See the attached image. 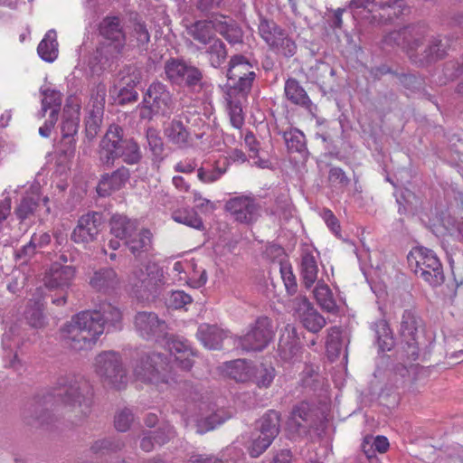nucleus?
Here are the masks:
<instances>
[{"label": "nucleus", "instance_id": "4c0bfd02", "mask_svg": "<svg viewBox=\"0 0 463 463\" xmlns=\"http://www.w3.org/2000/svg\"><path fill=\"white\" fill-rule=\"evenodd\" d=\"M42 109L39 117L43 118L48 109H52L50 118H57L58 109L61 104L62 95L60 91L52 89L42 90Z\"/></svg>", "mask_w": 463, "mask_h": 463}, {"label": "nucleus", "instance_id": "9d476101", "mask_svg": "<svg viewBox=\"0 0 463 463\" xmlns=\"http://www.w3.org/2000/svg\"><path fill=\"white\" fill-rule=\"evenodd\" d=\"M427 26L424 24H413L392 32L385 42L402 47L412 58L413 52L421 45L427 33Z\"/></svg>", "mask_w": 463, "mask_h": 463}, {"label": "nucleus", "instance_id": "393cba45", "mask_svg": "<svg viewBox=\"0 0 463 463\" xmlns=\"http://www.w3.org/2000/svg\"><path fill=\"white\" fill-rule=\"evenodd\" d=\"M104 99H105V89L102 88L98 90V94L95 98H91L92 109H89V115L86 119L85 133L86 137L91 141L99 133L104 111Z\"/></svg>", "mask_w": 463, "mask_h": 463}, {"label": "nucleus", "instance_id": "c756f323", "mask_svg": "<svg viewBox=\"0 0 463 463\" xmlns=\"http://www.w3.org/2000/svg\"><path fill=\"white\" fill-rule=\"evenodd\" d=\"M99 33L103 40L111 41L115 43L126 44V37L117 16L106 17L100 23Z\"/></svg>", "mask_w": 463, "mask_h": 463}, {"label": "nucleus", "instance_id": "0eeeda50", "mask_svg": "<svg viewBox=\"0 0 463 463\" xmlns=\"http://www.w3.org/2000/svg\"><path fill=\"white\" fill-rule=\"evenodd\" d=\"M94 367L96 373L105 384L118 390L126 386L128 377L118 354L115 352L99 354L95 359Z\"/></svg>", "mask_w": 463, "mask_h": 463}, {"label": "nucleus", "instance_id": "aec40b11", "mask_svg": "<svg viewBox=\"0 0 463 463\" xmlns=\"http://www.w3.org/2000/svg\"><path fill=\"white\" fill-rule=\"evenodd\" d=\"M101 224V215L98 213H89L81 216L71 233V240L76 243L93 241Z\"/></svg>", "mask_w": 463, "mask_h": 463}, {"label": "nucleus", "instance_id": "a211bd4d", "mask_svg": "<svg viewBox=\"0 0 463 463\" xmlns=\"http://www.w3.org/2000/svg\"><path fill=\"white\" fill-rule=\"evenodd\" d=\"M172 275L180 283L189 284L194 288L203 287L207 281L205 269L196 270L192 260H182L174 263Z\"/></svg>", "mask_w": 463, "mask_h": 463}, {"label": "nucleus", "instance_id": "c85d7f7f", "mask_svg": "<svg viewBox=\"0 0 463 463\" xmlns=\"http://www.w3.org/2000/svg\"><path fill=\"white\" fill-rule=\"evenodd\" d=\"M118 281V275L113 269L102 268L93 273L90 279V285L95 290L106 293L114 289Z\"/></svg>", "mask_w": 463, "mask_h": 463}, {"label": "nucleus", "instance_id": "f8f14e48", "mask_svg": "<svg viewBox=\"0 0 463 463\" xmlns=\"http://www.w3.org/2000/svg\"><path fill=\"white\" fill-rule=\"evenodd\" d=\"M293 315L305 328L312 333L319 332L326 326V319L305 296H298L290 302Z\"/></svg>", "mask_w": 463, "mask_h": 463}, {"label": "nucleus", "instance_id": "052dcab7", "mask_svg": "<svg viewBox=\"0 0 463 463\" xmlns=\"http://www.w3.org/2000/svg\"><path fill=\"white\" fill-rule=\"evenodd\" d=\"M279 270L287 292L289 295H294L297 292L298 284L291 266L287 263L281 264Z\"/></svg>", "mask_w": 463, "mask_h": 463}, {"label": "nucleus", "instance_id": "e2e57ef3", "mask_svg": "<svg viewBox=\"0 0 463 463\" xmlns=\"http://www.w3.org/2000/svg\"><path fill=\"white\" fill-rule=\"evenodd\" d=\"M134 420V416L129 409L118 411L114 420L115 428L121 432L127 431Z\"/></svg>", "mask_w": 463, "mask_h": 463}, {"label": "nucleus", "instance_id": "58836bf2", "mask_svg": "<svg viewBox=\"0 0 463 463\" xmlns=\"http://www.w3.org/2000/svg\"><path fill=\"white\" fill-rule=\"evenodd\" d=\"M168 140L180 147L189 143L190 134L180 120H172L165 129Z\"/></svg>", "mask_w": 463, "mask_h": 463}, {"label": "nucleus", "instance_id": "4d7b16f0", "mask_svg": "<svg viewBox=\"0 0 463 463\" xmlns=\"http://www.w3.org/2000/svg\"><path fill=\"white\" fill-rule=\"evenodd\" d=\"M38 206V197L25 196L15 209V213L20 220H24L33 215Z\"/></svg>", "mask_w": 463, "mask_h": 463}, {"label": "nucleus", "instance_id": "6ab92c4d", "mask_svg": "<svg viewBox=\"0 0 463 463\" xmlns=\"http://www.w3.org/2000/svg\"><path fill=\"white\" fill-rule=\"evenodd\" d=\"M75 269L72 266L53 263L45 272L43 282L50 289L67 290L74 278Z\"/></svg>", "mask_w": 463, "mask_h": 463}, {"label": "nucleus", "instance_id": "2f4dec72", "mask_svg": "<svg viewBox=\"0 0 463 463\" xmlns=\"http://www.w3.org/2000/svg\"><path fill=\"white\" fill-rule=\"evenodd\" d=\"M197 337L208 349H219L226 334L216 326L201 325L197 331Z\"/></svg>", "mask_w": 463, "mask_h": 463}, {"label": "nucleus", "instance_id": "0e129e2a", "mask_svg": "<svg viewBox=\"0 0 463 463\" xmlns=\"http://www.w3.org/2000/svg\"><path fill=\"white\" fill-rule=\"evenodd\" d=\"M20 339L18 337V326L12 325L3 335L2 345L5 350H10L12 353L13 348L19 345Z\"/></svg>", "mask_w": 463, "mask_h": 463}, {"label": "nucleus", "instance_id": "dca6fc26", "mask_svg": "<svg viewBox=\"0 0 463 463\" xmlns=\"http://www.w3.org/2000/svg\"><path fill=\"white\" fill-rule=\"evenodd\" d=\"M225 208L235 221L241 223H251L260 215V206L250 195H239L229 199Z\"/></svg>", "mask_w": 463, "mask_h": 463}, {"label": "nucleus", "instance_id": "3c124183", "mask_svg": "<svg viewBox=\"0 0 463 463\" xmlns=\"http://www.w3.org/2000/svg\"><path fill=\"white\" fill-rule=\"evenodd\" d=\"M43 307L42 299L39 298L30 305L24 312L25 318L32 327L42 328L45 326Z\"/></svg>", "mask_w": 463, "mask_h": 463}, {"label": "nucleus", "instance_id": "f704fd0d", "mask_svg": "<svg viewBox=\"0 0 463 463\" xmlns=\"http://www.w3.org/2000/svg\"><path fill=\"white\" fill-rule=\"evenodd\" d=\"M175 436V430L172 427L166 426L156 430L155 431H149L141 439V449L144 451L149 452L154 449L155 444L161 446L167 440Z\"/></svg>", "mask_w": 463, "mask_h": 463}, {"label": "nucleus", "instance_id": "49530a36", "mask_svg": "<svg viewBox=\"0 0 463 463\" xmlns=\"http://www.w3.org/2000/svg\"><path fill=\"white\" fill-rule=\"evenodd\" d=\"M208 48L205 51L210 64L214 67H220L227 57V51L225 44L218 38L208 43Z\"/></svg>", "mask_w": 463, "mask_h": 463}, {"label": "nucleus", "instance_id": "bb28decb", "mask_svg": "<svg viewBox=\"0 0 463 463\" xmlns=\"http://www.w3.org/2000/svg\"><path fill=\"white\" fill-rule=\"evenodd\" d=\"M128 179L129 171L126 167H120L110 175H103L98 184L97 193L102 197L109 196L121 189Z\"/></svg>", "mask_w": 463, "mask_h": 463}, {"label": "nucleus", "instance_id": "79ce46f5", "mask_svg": "<svg viewBox=\"0 0 463 463\" xmlns=\"http://www.w3.org/2000/svg\"><path fill=\"white\" fill-rule=\"evenodd\" d=\"M314 297L317 304L328 312L336 310V303L329 287L324 282H318L314 288Z\"/></svg>", "mask_w": 463, "mask_h": 463}, {"label": "nucleus", "instance_id": "a18cd8bd", "mask_svg": "<svg viewBox=\"0 0 463 463\" xmlns=\"http://www.w3.org/2000/svg\"><path fill=\"white\" fill-rule=\"evenodd\" d=\"M380 18L383 22L392 21L399 17L407 9L404 0L388 1L379 5Z\"/></svg>", "mask_w": 463, "mask_h": 463}, {"label": "nucleus", "instance_id": "a19ab883", "mask_svg": "<svg viewBox=\"0 0 463 463\" xmlns=\"http://www.w3.org/2000/svg\"><path fill=\"white\" fill-rule=\"evenodd\" d=\"M276 376L273 366L260 364L252 367L251 381L260 388H268L271 385Z\"/></svg>", "mask_w": 463, "mask_h": 463}, {"label": "nucleus", "instance_id": "20e7f679", "mask_svg": "<svg viewBox=\"0 0 463 463\" xmlns=\"http://www.w3.org/2000/svg\"><path fill=\"white\" fill-rule=\"evenodd\" d=\"M111 233L125 241L132 254L138 256L151 249L152 234L146 229L137 230L136 221L115 215L110 222Z\"/></svg>", "mask_w": 463, "mask_h": 463}, {"label": "nucleus", "instance_id": "cd10ccee", "mask_svg": "<svg viewBox=\"0 0 463 463\" xmlns=\"http://www.w3.org/2000/svg\"><path fill=\"white\" fill-rule=\"evenodd\" d=\"M219 20L216 18L213 21H196L186 27L187 33L195 41L202 44L208 45L215 38L214 28Z\"/></svg>", "mask_w": 463, "mask_h": 463}, {"label": "nucleus", "instance_id": "4468645a", "mask_svg": "<svg viewBox=\"0 0 463 463\" xmlns=\"http://www.w3.org/2000/svg\"><path fill=\"white\" fill-rule=\"evenodd\" d=\"M80 99L77 96H70L63 109L61 131L62 141L69 145L71 150L75 146V136L80 125Z\"/></svg>", "mask_w": 463, "mask_h": 463}, {"label": "nucleus", "instance_id": "412c9836", "mask_svg": "<svg viewBox=\"0 0 463 463\" xmlns=\"http://www.w3.org/2000/svg\"><path fill=\"white\" fill-rule=\"evenodd\" d=\"M124 46L125 45L115 43L111 41H101L89 59L88 65L90 71L92 73H99L105 64L121 52Z\"/></svg>", "mask_w": 463, "mask_h": 463}, {"label": "nucleus", "instance_id": "338daca9", "mask_svg": "<svg viewBox=\"0 0 463 463\" xmlns=\"http://www.w3.org/2000/svg\"><path fill=\"white\" fill-rule=\"evenodd\" d=\"M146 139L152 153L155 156H160L163 152V141L157 130L148 128L146 131Z\"/></svg>", "mask_w": 463, "mask_h": 463}, {"label": "nucleus", "instance_id": "9b49d317", "mask_svg": "<svg viewBox=\"0 0 463 463\" xmlns=\"http://www.w3.org/2000/svg\"><path fill=\"white\" fill-rule=\"evenodd\" d=\"M271 322L267 317H259L243 336L239 345L246 351H261L272 339Z\"/></svg>", "mask_w": 463, "mask_h": 463}, {"label": "nucleus", "instance_id": "72a5a7b5", "mask_svg": "<svg viewBox=\"0 0 463 463\" xmlns=\"http://www.w3.org/2000/svg\"><path fill=\"white\" fill-rule=\"evenodd\" d=\"M37 52L42 60L53 62L59 54L57 34L54 30H49L40 42Z\"/></svg>", "mask_w": 463, "mask_h": 463}, {"label": "nucleus", "instance_id": "864d4df0", "mask_svg": "<svg viewBox=\"0 0 463 463\" xmlns=\"http://www.w3.org/2000/svg\"><path fill=\"white\" fill-rule=\"evenodd\" d=\"M216 31L231 43L234 44L241 42L242 33L232 20L229 22L219 21L216 24Z\"/></svg>", "mask_w": 463, "mask_h": 463}, {"label": "nucleus", "instance_id": "8fccbe9b", "mask_svg": "<svg viewBox=\"0 0 463 463\" xmlns=\"http://www.w3.org/2000/svg\"><path fill=\"white\" fill-rule=\"evenodd\" d=\"M284 139L288 151L304 153L307 149L306 146V137L298 129H290L284 132Z\"/></svg>", "mask_w": 463, "mask_h": 463}, {"label": "nucleus", "instance_id": "423d86ee", "mask_svg": "<svg viewBox=\"0 0 463 463\" xmlns=\"http://www.w3.org/2000/svg\"><path fill=\"white\" fill-rule=\"evenodd\" d=\"M173 99L167 88L160 82L152 83L146 90L142 104L137 108L141 119H151L155 115L165 116L173 110Z\"/></svg>", "mask_w": 463, "mask_h": 463}, {"label": "nucleus", "instance_id": "ddd939ff", "mask_svg": "<svg viewBox=\"0 0 463 463\" xmlns=\"http://www.w3.org/2000/svg\"><path fill=\"white\" fill-rule=\"evenodd\" d=\"M123 129L118 125H111L106 131L99 146V159L103 165L110 167L118 158V153L125 143Z\"/></svg>", "mask_w": 463, "mask_h": 463}, {"label": "nucleus", "instance_id": "7ed1b4c3", "mask_svg": "<svg viewBox=\"0 0 463 463\" xmlns=\"http://www.w3.org/2000/svg\"><path fill=\"white\" fill-rule=\"evenodd\" d=\"M136 380L164 389L175 383V373L168 358L159 352L142 356L133 370Z\"/></svg>", "mask_w": 463, "mask_h": 463}, {"label": "nucleus", "instance_id": "de8ad7c7", "mask_svg": "<svg viewBox=\"0 0 463 463\" xmlns=\"http://www.w3.org/2000/svg\"><path fill=\"white\" fill-rule=\"evenodd\" d=\"M379 347L382 351H390L394 345L391 329L385 320H379L374 324Z\"/></svg>", "mask_w": 463, "mask_h": 463}, {"label": "nucleus", "instance_id": "bf43d9fd", "mask_svg": "<svg viewBox=\"0 0 463 463\" xmlns=\"http://www.w3.org/2000/svg\"><path fill=\"white\" fill-rule=\"evenodd\" d=\"M276 43L277 44H273L271 49L283 54L284 56L290 57L293 56L296 52L297 45L295 42L288 36L286 32L283 33Z\"/></svg>", "mask_w": 463, "mask_h": 463}, {"label": "nucleus", "instance_id": "09e8293b", "mask_svg": "<svg viewBox=\"0 0 463 463\" xmlns=\"http://www.w3.org/2000/svg\"><path fill=\"white\" fill-rule=\"evenodd\" d=\"M342 331L338 326H333L328 330L326 340V352L331 359L336 358L343 351Z\"/></svg>", "mask_w": 463, "mask_h": 463}, {"label": "nucleus", "instance_id": "1a4fd4ad", "mask_svg": "<svg viewBox=\"0 0 463 463\" xmlns=\"http://www.w3.org/2000/svg\"><path fill=\"white\" fill-rule=\"evenodd\" d=\"M279 432V414L269 411L259 421V430L254 434L249 451L251 457L257 458L272 443Z\"/></svg>", "mask_w": 463, "mask_h": 463}, {"label": "nucleus", "instance_id": "13d9d810", "mask_svg": "<svg viewBox=\"0 0 463 463\" xmlns=\"http://www.w3.org/2000/svg\"><path fill=\"white\" fill-rule=\"evenodd\" d=\"M228 114L232 126L234 128L241 129L244 125V114L241 103L230 100L228 103Z\"/></svg>", "mask_w": 463, "mask_h": 463}, {"label": "nucleus", "instance_id": "603ef678", "mask_svg": "<svg viewBox=\"0 0 463 463\" xmlns=\"http://www.w3.org/2000/svg\"><path fill=\"white\" fill-rule=\"evenodd\" d=\"M416 331L417 319L414 314L410 310H405L401 321V334L406 339L410 346L412 345L410 341H414Z\"/></svg>", "mask_w": 463, "mask_h": 463}, {"label": "nucleus", "instance_id": "69168bd1", "mask_svg": "<svg viewBox=\"0 0 463 463\" xmlns=\"http://www.w3.org/2000/svg\"><path fill=\"white\" fill-rule=\"evenodd\" d=\"M167 301L170 307L179 309L190 304L192 298L183 290H176L172 292Z\"/></svg>", "mask_w": 463, "mask_h": 463}, {"label": "nucleus", "instance_id": "7c9ffc66", "mask_svg": "<svg viewBox=\"0 0 463 463\" xmlns=\"http://www.w3.org/2000/svg\"><path fill=\"white\" fill-rule=\"evenodd\" d=\"M227 166L228 164L225 159L222 162H203L197 169V178L203 184H213L221 179L226 173Z\"/></svg>", "mask_w": 463, "mask_h": 463}, {"label": "nucleus", "instance_id": "2eb2a0df", "mask_svg": "<svg viewBox=\"0 0 463 463\" xmlns=\"http://www.w3.org/2000/svg\"><path fill=\"white\" fill-rule=\"evenodd\" d=\"M138 282L134 284L135 293L138 298L144 300H153L160 293L164 285V272L156 265L149 266L146 273L142 272V278H138Z\"/></svg>", "mask_w": 463, "mask_h": 463}, {"label": "nucleus", "instance_id": "473e14b6", "mask_svg": "<svg viewBox=\"0 0 463 463\" xmlns=\"http://www.w3.org/2000/svg\"><path fill=\"white\" fill-rule=\"evenodd\" d=\"M90 312L95 315V317H98L97 320L103 324V327L105 325L117 327L122 319V312L120 309L109 302H103L99 304L98 309Z\"/></svg>", "mask_w": 463, "mask_h": 463}, {"label": "nucleus", "instance_id": "f257e3e1", "mask_svg": "<svg viewBox=\"0 0 463 463\" xmlns=\"http://www.w3.org/2000/svg\"><path fill=\"white\" fill-rule=\"evenodd\" d=\"M62 389L55 395L48 394L38 399L32 405V416L43 424L50 418V411L54 404L55 396L71 406H79L80 412L87 414L92 405L93 390L90 384L83 378L71 377L66 382H61Z\"/></svg>", "mask_w": 463, "mask_h": 463}, {"label": "nucleus", "instance_id": "774afa93", "mask_svg": "<svg viewBox=\"0 0 463 463\" xmlns=\"http://www.w3.org/2000/svg\"><path fill=\"white\" fill-rule=\"evenodd\" d=\"M132 36L136 38L139 46H145L150 41V34L145 24L137 22L133 25Z\"/></svg>", "mask_w": 463, "mask_h": 463}, {"label": "nucleus", "instance_id": "6e6d98bb", "mask_svg": "<svg viewBox=\"0 0 463 463\" xmlns=\"http://www.w3.org/2000/svg\"><path fill=\"white\" fill-rule=\"evenodd\" d=\"M310 417L311 411L309 404L307 402H301L293 409L289 420V425L300 428L303 426L304 422L309 421Z\"/></svg>", "mask_w": 463, "mask_h": 463}, {"label": "nucleus", "instance_id": "f3484780", "mask_svg": "<svg viewBox=\"0 0 463 463\" xmlns=\"http://www.w3.org/2000/svg\"><path fill=\"white\" fill-rule=\"evenodd\" d=\"M166 77L176 84H197L202 79L201 71L194 66L188 65L183 61L172 59L165 65Z\"/></svg>", "mask_w": 463, "mask_h": 463}, {"label": "nucleus", "instance_id": "c9c22d12", "mask_svg": "<svg viewBox=\"0 0 463 463\" xmlns=\"http://www.w3.org/2000/svg\"><path fill=\"white\" fill-rule=\"evenodd\" d=\"M224 372L236 382H247L251 379L252 366L245 360H235L224 364Z\"/></svg>", "mask_w": 463, "mask_h": 463}, {"label": "nucleus", "instance_id": "f03ea898", "mask_svg": "<svg viewBox=\"0 0 463 463\" xmlns=\"http://www.w3.org/2000/svg\"><path fill=\"white\" fill-rule=\"evenodd\" d=\"M97 317L90 311L80 312L72 317L61 329V337L65 345L75 351L91 348L103 334V324L99 323Z\"/></svg>", "mask_w": 463, "mask_h": 463}, {"label": "nucleus", "instance_id": "ea45409f", "mask_svg": "<svg viewBox=\"0 0 463 463\" xmlns=\"http://www.w3.org/2000/svg\"><path fill=\"white\" fill-rule=\"evenodd\" d=\"M285 31L271 20L260 17L259 24V33L265 43L271 48L273 44H277L279 37Z\"/></svg>", "mask_w": 463, "mask_h": 463}, {"label": "nucleus", "instance_id": "680f3d73", "mask_svg": "<svg viewBox=\"0 0 463 463\" xmlns=\"http://www.w3.org/2000/svg\"><path fill=\"white\" fill-rule=\"evenodd\" d=\"M368 445L369 441L365 439L364 442L363 443V449L366 454L367 458H370L374 456V451H378L380 453H384L385 451H387L389 448V441L387 438L383 436H377L376 438L373 439V444L371 446L372 448H373V449H367L366 447Z\"/></svg>", "mask_w": 463, "mask_h": 463}, {"label": "nucleus", "instance_id": "a878e982", "mask_svg": "<svg viewBox=\"0 0 463 463\" xmlns=\"http://www.w3.org/2000/svg\"><path fill=\"white\" fill-rule=\"evenodd\" d=\"M166 348L175 363L183 370L188 371L194 364V353L186 340L171 338L166 341Z\"/></svg>", "mask_w": 463, "mask_h": 463}, {"label": "nucleus", "instance_id": "c03bdc74", "mask_svg": "<svg viewBox=\"0 0 463 463\" xmlns=\"http://www.w3.org/2000/svg\"><path fill=\"white\" fill-rule=\"evenodd\" d=\"M172 218L175 222L184 224L188 227L203 230V223L202 219L198 216L197 213L190 208L179 209L172 213Z\"/></svg>", "mask_w": 463, "mask_h": 463}, {"label": "nucleus", "instance_id": "39448f33", "mask_svg": "<svg viewBox=\"0 0 463 463\" xmlns=\"http://www.w3.org/2000/svg\"><path fill=\"white\" fill-rule=\"evenodd\" d=\"M411 271L432 287L444 281L442 265L436 253L428 248L414 247L407 257Z\"/></svg>", "mask_w": 463, "mask_h": 463}, {"label": "nucleus", "instance_id": "e433bc0d", "mask_svg": "<svg viewBox=\"0 0 463 463\" xmlns=\"http://www.w3.org/2000/svg\"><path fill=\"white\" fill-rule=\"evenodd\" d=\"M284 89L286 97L288 100L296 105L309 108L311 100L309 99L306 90L300 86L297 80L288 79L285 83Z\"/></svg>", "mask_w": 463, "mask_h": 463}, {"label": "nucleus", "instance_id": "6e6552de", "mask_svg": "<svg viewBox=\"0 0 463 463\" xmlns=\"http://www.w3.org/2000/svg\"><path fill=\"white\" fill-rule=\"evenodd\" d=\"M255 66L246 57L234 55L229 61L228 84L234 91L247 95L256 78Z\"/></svg>", "mask_w": 463, "mask_h": 463}, {"label": "nucleus", "instance_id": "b1692460", "mask_svg": "<svg viewBox=\"0 0 463 463\" xmlns=\"http://www.w3.org/2000/svg\"><path fill=\"white\" fill-rule=\"evenodd\" d=\"M318 253L309 245H305L301 250L300 275L303 285L307 288H310L317 279Z\"/></svg>", "mask_w": 463, "mask_h": 463}, {"label": "nucleus", "instance_id": "5701e85b", "mask_svg": "<svg viewBox=\"0 0 463 463\" xmlns=\"http://www.w3.org/2000/svg\"><path fill=\"white\" fill-rule=\"evenodd\" d=\"M300 344L297 330L292 325H287L281 332L279 341V354L282 360L295 363L300 356Z\"/></svg>", "mask_w": 463, "mask_h": 463}, {"label": "nucleus", "instance_id": "4be33fe9", "mask_svg": "<svg viewBox=\"0 0 463 463\" xmlns=\"http://www.w3.org/2000/svg\"><path fill=\"white\" fill-rule=\"evenodd\" d=\"M135 326L144 338H150L164 335L167 326L154 312H138L135 317Z\"/></svg>", "mask_w": 463, "mask_h": 463}, {"label": "nucleus", "instance_id": "37998d69", "mask_svg": "<svg viewBox=\"0 0 463 463\" xmlns=\"http://www.w3.org/2000/svg\"><path fill=\"white\" fill-rule=\"evenodd\" d=\"M50 241L51 236L48 232L33 233L30 241L16 253V257L19 259L29 258L35 253L37 249L45 247Z\"/></svg>", "mask_w": 463, "mask_h": 463}, {"label": "nucleus", "instance_id": "5fc2aeb1", "mask_svg": "<svg viewBox=\"0 0 463 463\" xmlns=\"http://www.w3.org/2000/svg\"><path fill=\"white\" fill-rule=\"evenodd\" d=\"M118 157H122L127 164H137L141 158L137 143L133 139H126L120 153H118Z\"/></svg>", "mask_w": 463, "mask_h": 463}]
</instances>
